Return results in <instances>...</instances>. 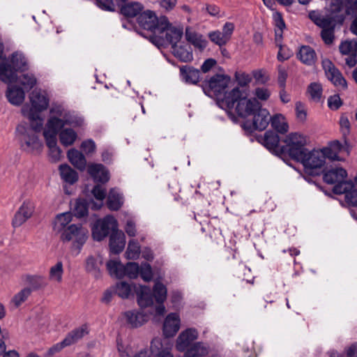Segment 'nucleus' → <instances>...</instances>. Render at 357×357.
I'll return each mask as SVG.
<instances>
[{
	"label": "nucleus",
	"instance_id": "nucleus-1",
	"mask_svg": "<svg viewBox=\"0 0 357 357\" xmlns=\"http://www.w3.org/2000/svg\"><path fill=\"white\" fill-rule=\"evenodd\" d=\"M31 105H24L22 113L30 123V127L20 124L16 128V137L22 149L29 152L40 151L43 144L39 140L36 132L40 131L43 119L40 113L49 105V98L45 92L33 90L29 96Z\"/></svg>",
	"mask_w": 357,
	"mask_h": 357
},
{
	"label": "nucleus",
	"instance_id": "nucleus-2",
	"mask_svg": "<svg viewBox=\"0 0 357 357\" xmlns=\"http://www.w3.org/2000/svg\"><path fill=\"white\" fill-rule=\"evenodd\" d=\"M50 114L43 132L48 148L57 146V135L65 126L77 128L84 124V119L82 116L61 105H53L50 110Z\"/></svg>",
	"mask_w": 357,
	"mask_h": 357
},
{
	"label": "nucleus",
	"instance_id": "nucleus-3",
	"mask_svg": "<svg viewBox=\"0 0 357 357\" xmlns=\"http://www.w3.org/2000/svg\"><path fill=\"white\" fill-rule=\"evenodd\" d=\"M284 146H280L278 135L269 132V152L281 157L287 154L291 159L298 161L307 151V137L299 132L289 133L284 139Z\"/></svg>",
	"mask_w": 357,
	"mask_h": 357
},
{
	"label": "nucleus",
	"instance_id": "nucleus-4",
	"mask_svg": "<svg viewBox=\"0 0 357 357\" xmlns=\"http://www.w3.org/2000/svg\"><path fill=\"white\" fill-rule=\"evenodd\" d=\"M222 104L228 109H234L236 114L241 118L253 115L261 107V105L256 98L244 97L238 87L225 94L222 98Z\"/></svg>",
	"mask_w": 357,
	"mask_h": 357
},
{
	"label": "nucleus",
	"instance_id": "nucleus-5",
	"mask_svg": "<svg viewBox=\"0 0 357 357\" xmlns=\"http://www.w3.org/2000/svg\"><path fill=\"white\" fill-rule=\"evenodd\" d=\"M8 61L10 63L3 61L0 64V79L8 84L17 79V71H24L28 69L27 59L22 52L13 53Z\"/></svg>",
	"mask_w": 357,
	"mask_h": 357
},
{
	"label": "nucleus",
	"instance_id": "nucleus-6",
	"mask_svg": "<svg viewBox=\"0 0 357 357\" xmlns=\"http://www.w3.org/2000/svg\"><path fill=\"white\" fill-rule=\"evenodd\" d=\"M88 238V231L81 225L72 224L61 233L60 238L63 243L72 242L71 248L79 253Z\"/></svg>",
	"mask_w": 357,
	"mask_h": 357
},
{
	"label": "nucleus",
	"instance_id": "nucleus-7",
	"mask_svg": "<svg viewBox=\"0 0 357 357\" xmlns=\"http://www.w3.org/2000/svg\"><path fill=\"white\" fill-rule=\"evenodd\" d=\"M302 158L297 162L302 163L305 171L310 174H314L316 170L321 169L327 158L323 149L312 151L307 149Z\"/></svg>",
	"mask_w": 357,
	"mask_h": 357
},
{
	"label": "nucleus",
	"instance_id": "nucleus-8",
	"mask_svg": "<svg viewBox=\"0 0 357 357\" xmlns=\"http://www.w3.org/2000/svg\"><path fill=\"white\" fill-rule=\"evenodd\" d=\"M137 22L144 29L155 33L158 29H164L167 25V17L166 16L158 17L155 12L146 10L142 11L137 16Z\"/></svg>",
	"mask_w": 357,
	"mask_h": 357
},
{
	"label": "nucleus",
	"instance_id": "nucleus-9",
	"mask_svg": "<svg viewBox=\"0 0 357 357\" xmlns=\"http://www.w3.org/2000/svg\"><path fill=\"white\" fill-rule=\"evenodd\" d=\"M230 82V77L224 75L216 74L212 76L208 80L204 82V90L207 89L222 102V98L227 93L225 89Z\"/></svg>",
	"mask_w": 357,
	"mask_h": 357
},
{
	"label": "nucleus",
	"instance_id": "nucleus-10",
	"mask_svg": "<svg viewBox=\"0 0 357 357\" xmlns=\"http://www.w3.org/2000/svg\"><path fill=\"white\" fill-rule=\"evenodd\" d=\"M118 229L116 220L112 215H107L98 221L92 228V236L94 240L100 241L109 233Z\"/></svg>",
	"mask_w": 357,
	"mask_h": 357
},
{
	"label": "nucleus",
	"instance_id": "nucleus-11",
	"mask_svg": "<svg viewBox=\"0 0 357 357\" xmlns=\"http://www.w3.org/2000/svg\"><path fill=\"white\" fill-rule=\"evenodd\" d=\"M272 24L274 27L275 42L276 45L280 47L278 58L280 61L285 60L289 58V54H282V34L284 30L286 29V24L282 15L280 13L275 10L273 11L272 15Z\"/></svg>",
	"mask_w": 357,
	"mask_h": 357
},
{
	"label": "nucleus",
	"instance_id": "nucleus-12",
	"mask_svg": "<svg viewBox=\"0 0 357 357\" xmlns=\"http://www.w3.org/2000/svg\"><path fill=\"white\" fill-rule=\"evenodd\" d=\"M252 128L254 130L264 131L263 136H257V141L268 149V111L261 107L254 114Z\"/></svg>",
	"mask_w": 357,
	"mask_h": 357
},
{
	"label": "nucleus",
	"instance_id": "nucleus-13",
	"mask_svg": "<svg viewBox=\"0 0 357 357\" xmlns=\"http://www.w3.org/2000/svg\"><path fill=\"white\" fill-rule=\"evenodd\" d=\"M327 158L331 160H342V158L339 156L342 152H345L347 155L349 154L351 144L347 138H344V143L341 144L335 140L329 143L327 147L323 149Z\"/></svg>",
	"mask_w": 357,
	"mask_h": 357
},
{
	"label": "nucleus",
	"instance_id": "nucleus-14",
	"mask_svg": "<svg viewBox=\"0 0 357 357\" xmlns=\"http://www.w3.org/2000/svg\"><path fill=\"white\" fill-rule=\"evenodd\" d=\"M322 67L325 71L326 76L335 86L340 89L347 88V82L342 77L339 70L328 59L322 61Z\"/></svg>",
	"mask_w": 357,
	"mask_h": 357
},
{
	"label": "nucleus",
	"instance_id": "nucleus-15",
	"mask_svg": "<svg viewBox=\"0 0 357 357\" xmlns=\"http://www.w3.org/2000/svg\"><path fill=\"white\" fill-rule=\"evenodd\" d=\"M333 192L335 194H345V200L351 206H357V176L354 183H349L335 185Z\"/></svg>",
	"mask_w": 357,
	"mask_h": 357
},
{
	"label": "nucleus",
	"instance_id": "nucleus-16",
	"mask_svg": "<svg viewBox=\"0 0 357 357\" xmlns=\"http://www.w3.org/2000/svg\"><path fill=\"white\" fill-rule=\"evenodd\" d=\"M157 31L159 33L165 32V39L172 47L181 39L183 35V26L181 24L173 25L167 19V25L164 29H158Z\"/></svg>",
	"mask_w": 357,
	"mask_h": 357
},
{
	"label": "nucleus",
	"instance_id": "nucleus-17",
	"mask_svg": "<svg viewBox=\"0 0 357 357\" xmlns=\"http://www.w3.org/2000/svg\"><path fill=\"white\" fill-rule=\"evenodd\" d=\"M34 211V205L30 201L24 202L16 212L12 225L14 227H18L31 218Z\"/></svg>",
	"mask_w": 357,
	"mask_h": 357
},
{
	"label": "nucleus",
	"instance_id": "nucleus-18",
	"mask_svg": "<svg viewBox=\"0 0 357 357\" xmlns=\"http://www.w3.org/2000/svg\"><path fill=\"white\" fill-rule=\"evenodd\" d=\"M135 292L137 294V299L141 307H146L153 304L155 296L154 291L151 292V289L147 286L135 285Z\"/></svg>",
	"mask_w": 357,
	"mask_h": 357
},
{
	"label": "nucleus",
	"instance_id": "nucleus-19",
	"mask_svg": "<svg viewBox=\"0 0 357 357\" xmlns=\"http://www.w3.org/2000/svg\"><path fill=\"white\" fill-rule=\"evenodd\" d=\"M347 176V171L342 167H337L326 171L324 174V180L329 184L340 185L349 182L345 181Z\"/></svg>",
	"mask_w": 357,
	"mask_h": 357
},
{
	"label": "nucleus",
	"instance_id": "nucleus-20",
	"mask_svg": "<svg viewBox=\"0 0 357 357\" xmlns=\"http://www.w3.org/2000/svg\"><path fill=\"white\" fill-rule=\"evenodd\" d=\"M197 337L198 332L195 328H188L183 331L176 340V347L177 350L185 351Z\"/></svg>",
	"mask_w": 357,
	"mask_h": 357
},
{
	"label": "nucleus",
	"instance_id": "nucleus-21",
	"mask_svg": "<svg viewBox=\"0 0 357 357\" xmlns=\"http://www.w3.org/2000/svg\"><path fill=\"white\" fill-rule=\"evenodd\" d=\"M180 317L177 313L169 314L163 324V333L167 337L174 336L180 328Z\"/></svg>",
	"mask_w": 357,
	"mask_h": 357
},
{
	"label": "nucleus",
	"instance_id": "nucleus-22",
	"mask_svg": "<svg viewBox=\"0 0 357 357\" xmlns=\"http://www.w3.org/2000/svg\"><path fill=\"white\" fill-rule=\"evenodd\" d=\"M153 291L155 300L158 303V305L155 308L156 314L158 315H162L165 312L163 303L167 298V288L161 282H157L154 284Z\"/></svg>",
	"mask_w": 357,
	"mask_h": 357
},
{
	"label": "nucleus",
	"instance_id": "nucleus-23",
	"mask_svg": "<svg viewBox=\"0 0 357 357\" xmlns=\"http://www.w3.org/2000/svg\"><path fill=\"white\" fill-rule=\"evenodd\" d=\"M126 245L125 234L117 229L111 233L109 236L110 252L113 254H119L123 251Z\"/></svg>",
	"mask_w": 357,
	"mask_h": 357
},
{
	"label": "nucleus",
	"instance_id": "nucleus-24",
	"mask_svg": "<svg viewBox=\"0 0 357 357\" xmlns=\"http://www.w3.org/2000/svg\"><path fill=\"white\" fill-rule=\"evenodd\" d=\"M88 172L96 182L106 183L109 179L108 170L101 164L89 165Z\"/></svg>",
	"mask_w": 357,
	"mask_h": 357
},
{
	"label": "nucleus",
	"instance_id": "nucleus-25",
	"mask_svg": "<svg viewBox=\"0 0 357 357\" xmlns=\"http://www.w3.org/2000/svg\"><path fill=\"white\" fill-rule=\"evenodd\" d=\"M185 36L188 43L199 50H203L207 45V41L204 36L191 27H186Z\"/></svg>",
	"mask_w": 357,
	"mask_h": 357
},
{
	"label": "nucleus",
	"instance_id": "nucleus-26",
	"mask_svg": "<svg viewBox=\"0 0 357 357\" xmlns=\"http://www.w3.org/2000/svg\"><path fill=\"white\" fill-rule=\"evenodd\" d=\"M124 316L127 323L132 328L139 327L149 320V316L146 314L136 310L127 311L124 313Z\"/></svg>",
	"mask_w": 357,
	"mask_h": 357
},
{
	"label": "nucleus",
	"instance_id": "nucleus-27",
	"mask_svg": "<svg viewBox=\"0 0 357 357\" xmlns=\"http://www.w3.org/2000/svg\"><path fill=\"white\" fill-rule=\"evenodd\" d=\"M181 79L187 84H197L200 78V72L192 66H184L180 68Z\"/></svg>",
	"mask_w": 357,
	"mask_h": 357
},
{
	"label": "nucleus",
	"instance_id": "nucleus-28",
	"mask_svg": "<svg viewBox=\"0 0 357 357\" xmlns=\"http://www.w3.org/2000/svg\"><path fill=\"white\" fill-rule=\"evenodd\" d=\"M174 56L182 62H190L193 59L191 47L188 44H177L172 47Z\"/></svg>",
	"mask_w": 357,
	"mask_h": 357
},
{
	"label": "nucleus",
	"instance_id": "nucleus-29",
	"mask_svg": "<svg viewBox=\"0 0 357 357\" xmlns=\"http://www.w3.org/2000/svg\"><path fill=\"white\" fill-rule=\"evenodd\" d=\"M24 284H28L32 290H38L45 287L47 285L45 278L40 275L26 274L22 277Z\"/></svg>",
	"mask_w": 357,
	"mask_h": 357
},
{
	"label": "nucleus",
	"instance_id": "nucleus-30",
	"mask_svg": "<svg viewBox=\"0 0 357 357\" xmlns=\"http://www.w3.org/2000/svg\"><path fill=\"white\" fill-rule=\"evenodd\" d=\"M151 350L155 357H174L171 352V347H164L161 340L158 337L152 340Z\"/></svg>",
	"mask_w": 357,
	"mask_h": 357
},
{
	"label": "nucleus",
	"instance_id": "nucleus-31",
	"mask_svg": "<svg viewBox=\"0 0 357 357\" xmlns=\"http://www.w3.org/2000/svg\"><path fill=\"white\" fill-rule=\"evenodd\" d=\"M120 9L121 14L124 16L134 17L141 13L144 9V6L137 1H132L126 3L125 2L121 6Z\"/></svg>",
	"mask_w": 357,
	"mask_h": 357
},
{
	"label": "nucleus",
	"instance_id": "nucleus-32",
	"mask_svg": "<svg viewBox=\"0 0 357 357\" xmlns=\"http://www.w3.org/2000/svg\"><path fill=\"white\" fill-rule=\"evenodd\" d=\"M72 221V213H62L57 215L53 222V229L55 232L62 233Z\"/></svg>",
	"mask_w": 357,
	"mask_h": 357
},
{
	"label": "nucleus",
	"instance_id": "nucleus-33",
	"mask_svg": "<svg viewBox=\"0 0 357 357\" xmlns=\"http://www.w3.org/2000/svg\"><path fill=\"white\" fill-rule=\"evenodd\" d=\"M6 97L8 101L14 105H21L25 98L24 90L18 86H9L6 92Z\"/></svg>",
	"mask_w": 357,
	"mask_h": 357
},
{
	"label": "nucleus",
	"instance_id": "nucleus-34",
	"mask_svg": "<svg viewBox=\"0 0 357 357\" xmlns=\"http://www.w3.org/2000/svg\"><path fill=\"white\" fill-rule=\"evenodd\" d=\"M310 18L314 21V22L322 29L333 28L335 26V22L336 19L334 18V16L329 15H321L314 12L310 14Z\"/></svg>",
	"mask_w": 357,
	"mask_h": 357
},
{
	"label": "nucleus",
	"instance_id": "nucleus-35",
	"mask_svg": "<svg viewBox=\"0 0 357 357\" xmlns=\"http://www.w3.org/2000/svg\"><path fill=\"white\" fill-rule=\"evenodd\" d=\"M123 204L122 194L116 189H112L108 195L107 205L112 211L119 210Z\"/></svg>",
	"mask_w": 357,
	"mask_h": 357
},
{
	"label": "nucleus",
	"instance_id": "nucleus-36",
	"mask_svg": "<svg viewBox=\"0 0 357 357\" xmlns=\"http://www.w3.org/2000/svg\"><path fill=\"white\" fill-rule=\"evenodd\" d=\"M301 61L307 66L313 65L316 61V53L310 46H302L297 54Z\"/></svg>",
	"mask_w": 357,
	"mask_h": 357
},
{
	"label": "nucleus",
	"instance_id": "nucleus-37",
	"mask_svg": "<svg viewBox=\"0 0 357 357\" xmlns=\"http://www.w3.org/2000/svg\"><path fill=\"white\" fill-rule=\"evenodd\" d=\"M68 158L72 165L79 170L86 167V160L84 155L79 151L72 149L68 151Z\"/></svg>",
	"mask_w": 357,
	"mask_h": 357
},
{
	"label": "nucleus",
	"instance_id": "nucleus-38",
	"mask_svg": "<svg viewBox=\"0 0 357 357\" xmlns=\"http://www.w3.org/2000/svg\"><path fill=\"white\" fill-rule=\"evenodd\" d=\"M133 291H135V285L132 287L131 284L124 281L116 282L114 286L115 294L123 299L129 298L130 296H132Z\"/></svg>",
	"mask_w": 357,
	"mask_h": 357
},
{
	"label": "nucleus",
	"instance_id": "nucleus-39",
	"mask_svg": "<svg viewBox=\"0 0 357 357\" xmlns=\"http://www.w3.org/2000/svg\"><path fill=\"white\" fill-rule=\"evenodd\" d=\"M269 123H271L273 129L278 133L284 134L288 131V123L285 117L281 114H278L272 116L269 119Z\"/></svg>",
	"mask_w": 357,
	"mask_h": 357
},
{
	"label": "nucleus",
	"instance_id": "nucleus-40",
	"mask_svg": "<svg viewBox=\"0 0 357 357\" xmlns=\"http://www.w3.org/2000/svg\"><path fill=\"white\" fill-rule=\"evenodd\" d=\"M87 333L86 326H82L70 331L63 339V343L68 344V346L72 345L81 340Z\"/></svg>",
	"mask_w": 357,
	"mask_h": 357
},
{
	"label": "nucleus",
	"instance_id": "nucleus-41",
	"mask_svg": "<svg viewBox=\"0 0 357 357\" xmlns=\"http://www.w3.org/2000/svg\"><path fill=\"white\" fill-rule=\"evenodd\" d=\"M344 10L348 14V6L346 0H329L328 10L330 15L334 16L335 19L339 17L340 13ZM340 16L342 17V15Z\"/></svg>",
	"mask_w": 357,
	"mask_h": 357
},
{
	"label": "nucleus",
	"instance_id": "nucleus-42",
	"mask_svg": "<svg viewBox=\"0 0 357 357\" xmlns=\"http://www.w3.org/2000/svg\"><path fill=\"white\" fill-rule=\"evenodd\" d=\"M59 131V137L62 145L68 146L73 144L77 137V134L73 129L63 128Z\"/></svg>",
	"mask_w": 357,
	"mask_h": 357
},
{
	"label": "nucleus",
	"instance_id": "nucleus-43",
	"mask_svg": "<svg viewBox=\"0 0 357 357\" xmlns=\"http://www.w3.org/2000/svg\"><path fill=\"white\" fill-rule=\"evenodd\" d=\"M322 86L319 82H312L307 88L306 94L312 102H320L322 98Z\"/></svg>",
	"mask_w": 357,
	"mask_h": 357
},
{
	"label": "nucleus",
	"instance_id": "nucleus-44",
	"mask_svg": "<svg viewBox=\"0 0 357 357\" xmlns=\"http://www.w3.org/2000/svg\"><path fill=\"white\" fill-rule=\"evenodd\" d=\"M59 172L61 178L66 183L73 184L78 179L77 173L66 164L59 166Z\"/></svg>",
	"mask_w": 357,
	"mask_h": 357
},
{
	"label": "nucleus",
	"instance_id": "nucleus-45",
	"mask_svg": "<svg viewBox=\"0 0 357 357\" xmlns=\"http://www.w3.org/2000/svg\"><path fill=\"white\" fill-rule=\"evenodd\" d=\"M123 267L124 265L117 260H109L107 263V269L109 275L116 278H123Z\"/></svg>",
	"mask_w": 357,
	"mask_h": 357
},
{
	"label": "nucleus",
	"instance_id": "nucleus-46",
	"mask_svg": "<svg viewBox=\"0 0 357 357\" xmlns=\"http://www.w3.org/2000/svg\"><path fill=\"white\" fill-rule=\"evenodd\" d=\"M207 353V348L202 342H197L185 350L184 357H199Z\"/></svg>",
	"mask_w": 357,
	"mask_h": 357
},
{
	"label": "nucleus",
	"instance_id": "nucleus-47",
	"mask_svg": "<svg viewBox=\"0 0 357 357\" xmlns=\"http://www.w3.org/2000/svg\"><path fill=\"white\" fill-rule=\"evenodd\" d=\"M89 203L86 199H78L75 201L73 211L75 216L81 218L88 214Z\"/></svg>",
	"mask_w": 357,
	"mask_h": 357
},
{
	"label": "nucleus",
	"instance_id": "nucleus-48",
	"mask_svg": "<svg viewBox=\"0 0 357 357\" xmlns=\"http://www.w3.org/2000/svg\"><path fill=\"white\" fill-rule=\"evenodd\" d=\"M92 194L94 197L100 202V204L93 203L91 206V208L93 210H98L102 205V201L105 199L106 197V190L105 189L100 185H96L92 190Z\"/></svg>",
	"mask_w": 357,
	"mask_h": 357
},
{
	"label": "nucleus",
	"instance_id": "nucleus-49",
	"mask_svg": "<svg viewBox=\"0 0 357 357\" xmlns=\"http://www.w3.org/2000/svg\"><path fill=\"white\" fill-rule=\"evenodd\" d=\"M63 273V263L61 261H58L54 266H52L50 268L49 278L50 280L61 282L62 281Z\"/></svg>",
	"mask_w": 357,
	"mask_h": 357
},
{
	"label": "nucleus",
	"instance_id": "nucleus-50",
	"mask_svg": "<svg viewBox=\"0 0 357 357\" xmlns=\"http://www.w3.org/2000/svg\"><path fill=\"white\" fill-rule=\"evenodd\" d=\"M339 48L342 54L357 53V39L343 41L340 45Z\"/></svg>",
	"mask_w": 357,
	"mask_h": 357
},
{
	"label": "nucleus",
	"instance_id": "nucleus-51",
	"mask_svg": "<svg viewBox=\"0 0 357 357\" xmlns=\"http://www.w3.org/2000/svg\"><path fill=\"white\" fill-rule=\"evenodd\" d=\"M139 254L140 246L138 242L134 239L130 240L126 252V257L129 259H137L139 257Z\"/></svg>",
	"mask_w": 357,
	"mask_h": 357
},
{
	"label": "nucleus",
	"instance_id": "nucleus-52",
	"mask_svg": "<svg viewBox=\"0 0 357 357\" xmlns=\"http://www.w3.org/2000/svg\"><path fill=\"white\" fill-rule=\"evenodd\" d=\"M127 0H97L98 6L105 10L113 11L115 6L121 7Z\"/></svg>",
	"mask_w": 357,
	"mask_h": 357
},
{
	"label": "nucleus",
	"instance_id": "nucleus-53",
	"mask_svg": "<svg viewBox=\"0 0 357 357\" xmlns=\"http://www.w3.org/2000/svg\"><path fill=\"white\" fill-rule=\"evenodd\" d=\"M123 277L126 276L130 279H135L139 273V266L135 262H128L123 267Z\"/></svg>",
	"mask_w": 357,
	"mask_h": 357
},
{
	"label": "nucleus",
	"instance_id": "nucleus-54",
	"mask_svg": "<svg viewBox=\"0 0 357 357\" xmlns=\"http://www.w3.org/2000/svg\"><path fill=\"white\" fill-rule=\"evenodd\" d=\"M31 294V289L29 287H25L13 296L12 303L15 307H18L27 299Z\"/></svg>",
	"mask_w": 357,
	"mask_h": 357
},
{
	"label": "nucleus",
	"instance_id": "nucleus-55",
	"mask_svg": "<svg viewBox=\"0 0 357 357\" xmlns=\"http://www.w3.org/2000/svg\"><path fill=\"white\" fill-rule=\"evenodd\" d=\"M19 82L25 89L30 90L36 84V78L31 73H24L19 78Z\"/></svg>",
	"mask_w": 357,
	"mask_h": 357
},
{
	"label": "nucleus",
	"instance_id": "nucleus-56",
	"mask_svg": "<svg viewBox=\"0 0 357 357\" xmlns=\"http://www.w3.org/2000/svg\"><path fill=\"white\" fill-rule=\"evenodd\" d=\"M208 38L213 43L219 46H223L229 41L219 30L210 32L208 33Z\"/></svg>",
	"mask_w": 357,
	"mask_h": 357
},
{
	"label": "nucleus",
	"instance_id": "nucleus-57",
	"mask_svg": "<svg viewBox=\"0 0 357 357\" xmlns=\"http://www.w3.org/2000/svg\"><path fill=\"white\" fill-rule=\"evenodd\" d=\"M117 349L121 357H131L132 350L127 343H123L120 338H117Z\"/></svg>",
	"mask_w": 357,
	"mask_h": 357
},
{
	"label": "nucleus",
	"instance_id": "nucleus-58",
	"mask_svg": "<svg viewBox=\"0 0 357 357\" xmlns=\"http://www.w3.org/2000/svg\"><path fill=\"white\" fill-rule=\"evenodd\" d=\"M141 278L146 282L150 281L153 278L151 266L148 263L142 264L139 266V273Z\"/></svg>",
	"mask_w": 357,
	"mask_h": 357
},
{
	"label": "nucleus",
	"instance_id": "nucleus-59",
	"mask_svg": "<svg viewBox=\"0 0 357 357\" xmlns=\"http://www.w3.org/2000/svg\"><path fill=\"white\" fill-rule=\"evenodd\" d=\"M86 269L88 272L93 273L96 277L99 275V267L97 259L93 256L87 257L86 261Z\"/></svg>",
	"mask_w": 357,
	"mask_h": 357
},
{
	"label": "nucleus",
	"instance_id": "nucleus-60",
	"mask_svg": "<svg viewBox=\"0 0 357 357\" xmlns=\"http://www.w3.org/2000/svg\"><path fill=\"white\" fill-rule=\"evenodd\" d=\"M295 109L297 119L301 122L305 121L307 119V109L305 105L301 101H298L296 102Z\"/></svg>",
	"mask_w": 357,
	"mask_h": 357
},
{
	"label": "nucleus",
	"instance_id": "nucleus-61",
	"mask_svg": "<svg viewBox=\"0 0 357 357\" xmlns=\"http://www.w3.org/2000/svg\"><path fill=\"white\" fill-rule=\"evenodd\" d=\"M340 126L343 138H347L350 132V122L347 116H342L340 117Z\"/></svg>",
	"mask_w": 357,
	"mask_h": 357
},
{
	"label": "nucleus",
	"instance_id": "nucleus-62",
	"mask_svg": "<svg viewBox=\"0 0 357 357\" xmlns=\"http://www.w3.org/2000/svg\"><path fill=\"white\" fill-rule=\"evenodd\" d=\"M321 36L326 44H331L334 38V26H333V28L322 29Z\"/></svg>",
	"mask_w": 357,
	"mask_h": 357
},
{
	"label": "nucleus",
	"instance_id": "nucleus-63",
	"mask_svg": "<svg viewBox=\"0 0 357 357\" xmlns=\"http://www.w3.org/2000/svg\"><path fill=\"white\" fill-rule=\"evenodd\" d=\"M266 73L265 69H257L252 71L253 77L258 84H264L266 82Z\"/></svg>",
	"mask_w": 357,
	"mask_h": 357
},
{
	"label": "nucleus",
	"instance_id": "nucleus-64",
	"mask_svg": "<svg viewBox=\"0 0 357 357\" xmlns=\"http://www.w3.org/2000/svg\"><path fill=\"white\" fill-rule=\"evenodd\" d=\"M81 149L86 154L92 153L96 150V144L92 139L85 140L82 143Z\"/></svg>",
	"mask_w": 357,
	"mask_h": 357
}]
</instances>
